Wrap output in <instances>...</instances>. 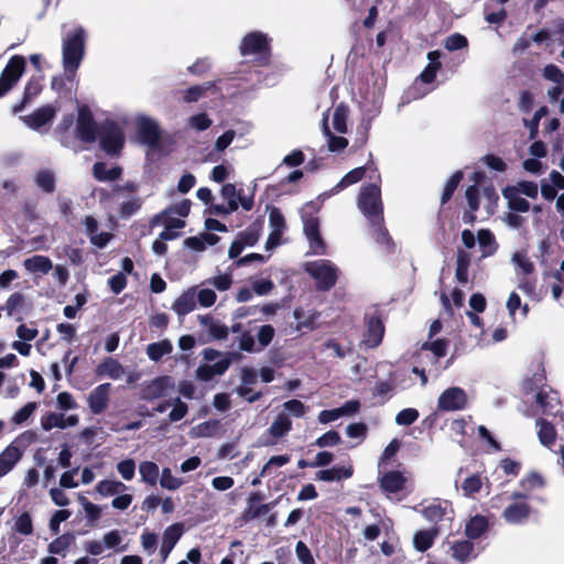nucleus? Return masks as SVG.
Wrapping results in <instances>:
<instances>
[{
  "label": "nucleus",
  "instance_id": "obj_1",
  "mask_svg": "<svg viewBox=\"0 0 564 564\" xmlns=\"http://www.w3.org/2000/svg\"><path fill=\"white\" fill-rule=\"evenodd\" d=\"M86 31L83 26H77L63 40V67L64 70L76 75L85 55Z\"/></svg>",
  "mask_w": 564,
  "mask_h": 564
},
{
  "label": "nucleus",
  "instance_id": "obj_2",
  "mask_svg": "<svg viewBox=\"0 0 564 564\" xmlns=\"http://www.w3.org/2000/svg\"><path fill=\"white\" fill-rule=\"evenodd\" d=\"M242 56L253 55V63L259 67H268L271 64L270 39L265 33L252 31L247 33L239 46Z\"/></svg>",
  "mask_w": 564,
  "mask_h": 564
},
{
  "label": "nucleus",
  "instance_id": "obj_3",
  "mask_svg": "<svg viewBox=\"0 0 564 564\" xmlns=\"http://www.w3.org/2000/svg\"><path fill=\"white\" fill-rule=\"evenodd\" d=\"M358 207L370 224H380V220H383V204L378 184L370 183L361 188Z\"/></svg>",
  "mask_w": 564,
  "mask_h": 564
},
{
  "label": "nucleus",
  "instance_id": "obj_4",
  "mask_svg": "<svg viewBox=\"0 0 564 564\" xmlns=\"http://www.w3.org/2000/svg\"><path fill=\"white\" fill-rule=\"evenodd\" d=\"M100 149L110 158H119L124 148L126 138L122 128L115 120H106L98 133Z\"/></svg>",
  "mask_w": 564,
  "mask_h": 564
},
{
  "label": "nucleus",
  "instance_id": "obj_5",
  "mask_svg": "<svg viewBox=\"0 0 564 564\" xmlns=\"http://www.w3.org/2000/svg\"><path fill=\"white\" fill-rule=\"evenodd\" d=\"M305 271L316 281V289L322 292L333 289L338 280V269L329 260L308 262Z\"/></svg>",
  "mask_w": 564,
  "mask_h": 564
},
{
  "label": "nucleus",
  "instance_id": "obj_6",
  "mask_svg": "<svg viewBox=\"0 0 564 564\" xmlns=\"http://www.w3.org/2000/svg\"><path fill=\"white\" fill-rule=\"evenodd\" d=\"M100 126L97 124L88 106L78 109L75 127V138L84 143H94L98 139Z\"/></svg>",
  "mask_w": 564,
  "mask_h": 564
},
{
  "label": "nucleus",
  "instance_id": "obj_7",
  "mask_svg": "<svg viewBox=\"0 0 564 564\" xmlns=\"http://www.w3.org/2000/svg\"><path fill=\"white\" fill-rule=\"evenodd\" d=\"M25 72V58L13 55L0 74V98L9 93Z\"/></svg>",
  "mask_w": 564,
  "mask_h": 564
},
{
  "label": "nucleus",
  "instance_id": "obj_8",
  "mask_svg": "<svg viewBox=\"0 0 564 564\" xmlns=\"http://www.w3.org/2000/svg\"><path fill=\"white\" fill-rule=\"evenodd\" d=\"M365 333L362 336V344L367 348H377L384 337L386 326L382 319V315L379 311H375L373 314L365 316Z\"/></svg>",
  "mask_w": 564,
  "mask_h": 564
},
{
  "label": "nucleus",
  "instance_id": "obj_9",
  "mask_svg": "<svg viewBox=\"0 0 564 564\" xmlns=\"http://www.w3.org/2000/svg\"><path fill=\"white\" fill-rule=\"evenodd\" d=\"M174 388L175 381L172 377L159 376L151 381L143 383L140 391V398L145 401H153L167 395V392Z\"/></svg>",
  "mask_w": 564,
  "mask_h": 564
},
{
  "label": "nucleus",
  "instance_id": "obj_10",
  "mask_svg": "<svg viewBox=\"0 0 564 564\" xmlns=\"http://www.w3.org/2000/svg\"><path fill=\"white\" fill-rule=\"evenodd\" d=\"M467 405V394L464 389L452 387L444 390L437 400V409L441 411H459Z\"/></svg>",
  "mask_w": 564,
  "mask_h": 564
},
{
  "label": "nucleus",
  "instance_id": "obj_11",
  "mask_svg": "<svg viewBox=\"0 0 564 564\" xmlns=\"http://www.w3.org/2000/svg\"><path fill=\"white\" fill-rule=\"evenodd\" d=\"M137 134L141 143L151 148L160 144L161 131L155 121L150 118L141 117L137 123Z\"/></svg>",
  "mask_w": 564,
  "mask_h": 564
},
{
  "label": "nucleus",
  "instance_id": "obj_12",
  "mask_svg": "<svg viewBox=\"0 0 564 564\" xmlns=\"http://www.w3.org/2000/svg\"><path fill=\"white\" fill-rule=\"evenodd\" d=\"M58 110L59 108L53 105H44L22 119L30 129L39 131L42 127L53 121Z\"/></svg>",
  "mask_w": 564,
  "mask_h": 564
},
{
  "label": "nucleus",
  "instance_id": "obj_13",
  "mask_svg": "<svg viewBox=\"0 0 564 564\" xmlns=\"http://www.w3.org/2000/svg\"><path fill=\"white\" fill-rule=\"evenodd\" d=\"M522 491H514L511 494L510 499L512 500H527L534 489H540L545 486L543 476L538 471L528 473L519 482Z\"/></svg>",
  "mask_w": 564,
  "mask_h": 564
},
{
  "label": "nucleus",
  "instance_id": "obj_14",
  "mask_svg": "<svg viewBox=\"0 0 564 564\" xmlns=\"http://www.w3.org/2000/svg\"><path fill=\"white\" fill-rule=\"evenodd\" d=\"M111 390L110 383H101L97 386L88 395V405L94 414L102 413L109 403V394Z\"/></svg>",
  "mask_w": 564,
  "mask_h": 564
},
{
  "label": "nucleus",
  "instance_id": "obj_15",
  "mask_svg": "<svg viewBox=\"0 0 564 564\" xmlns=\"http://www.w3.org/2000/svg\"><path fill=\"white\" fill-rule=\"evenodd\" d=\"M531 510L525 500H514L505 508L502 518L511 524L522 523L530 517Z\"/></svg>",
  "mask_w": 564,
  "mask_h": 564
},
{
  "label": "nucleus",
  "instance_id": "obj_16",
  "mask_svg": "<svg viewBox=\"0 0 564 564\" xmlns=\"http://www.w3.org/2000/svg\"><path fill=\"white\" fill-rule=\"evenodd\" d=\"M18 438L0 453V477L10 473L22 458L23 451L17 445Z\"/></svg>",
  "mask_w": 564,
  "mask_h": 564
},
{
  "label": "nucleus",
  "instance_id": "obj_17",
  "mask_svg": "<svg viewBox=\"0 0 564 564\" xmlns=\"http://www.w3.org/2000/svg\"><path fill=\"white\" fill-rule=\"evenodd\" d=\"M422 514L426 520L436 524L444 519H452L453 509L448 501L434 500L422 509Z\"/></svg>",
  "mask_w": 564,
  "mask_h": 564
},
{
  "label": "nucleus",
  "instance_id": "obj_18",
  "mask_svg": "<svg viewBox=\"0 0 564 564\" xmlns=\"http://www.w3.org/2000/svg\"><path fill=\"white\" fill-rule=\"evenodd\" d=\"M474 549V543L469 539L454 541L449 546L452 557L460 564H466L471 557H476V554H473Z\"/></svg>",
  "mask_w": 564,
  "mask_h": 564
},
{
  "label": "nucleus",
  "instance_id": "obj_19",
  "mask_svg": "<svg viewBox=\"0 0 564 564\" xmlns=\"http://www.w3.org/2000/svg\"><path fill=\"white\" fill-rule=\"evenodd\" d=\"M230 366V359L223 358L214 365H200L196 369V377L202 381H210L215 376H220L227 371Z\"/></svg>",
  "mask_w": 564,
  "mask_h": 564
},
{
  "label": "nucleus",
  "instance_id": "obj_20",
  "mask_svg": "<svg viewBox=\"0 0 564 564\" xmlns=\"http://www.w3.org/2000/svg\"><path fill=\"white\" fill-rule=\"evenodd\" d=\"M489 530V520L482 514L471 517L465 525V535L469 540H477Z\"/></svg>",
  "mask_w": 564,
  "mask_h": 564
},
{
  "label": "nucleus",
  "instance_id": "obj_21",
  "mask_svg": "<svg viewBox=\"0 0 564 564\" xmlns=\"http://www.w3.org/2000/svg\"><path fill=\"white\" fill-rule=\"evenodd\" d=\"M380 488L389 494H397L403 490L406 479L405 477L397 470H391L380 478Z\"/></svg>",
  "mask_w": 564,
  "mask_h": 564
},
{
  "label": "nucleus",
  "instance_id": "obj_22",
  "mask_svg": "<svg viewBox=\"0 0 564 564\" xmlns=\"http://www.w3.org/2000/svg\"><path fill=\"white\" fill-rule=\"evenodd\" d=\"M503 197L508 200L509 209L516 213H527L530 209V203L519 195L517 186H506L502 189Z\"/></svg>",
  "mask_w": 564,
  "mask_h": 564
},
{
  "label": "nucleus",
  "instance_id": "obj_23",
  "mask_svg": "<svg viewBox=\"0 0 564 564\" xmlns=\"http://www.w3.org/2000/svg\"><path fill=\"white\" fill-rule=\"evenodd\" d=\"M438 533L440 530L436 527L416 531L413 536L414 549L419 552H426L433 546Z\"/></svg>",
  "mask_w": 564,
  "mask_h": 564
},
{
  "label": "nucleus",
  "instance_id": "obj_24",
  "mask_svg": "<svg viewBox=\"0 0 564 564\" xmlns=\"http://www.w3.org/2000/svg\"><path fill=\"white\" fill-rule=\"evenodd\" d=\"M317 209L314 202H310L305 205L302 213L303 229L305 236L314 235L319 232V219L316 216Z\"/></svg>",
  "mask_w": 564,
  "mask_h": 564
},
{
  "label": "nucleus",
  "instance_id": "obj_25",
  "mask_svg": "<svg viewBox=\"0 0 564 564\" xmlns=\"http://www.w3.org/2000/svg\"><path fill=\"white\" fill-rule=\"evenodd\" d=\"M183 534V524L182 523H174L166 528V530L163 533V542L161 546V553L163 555V558L169 555V553L172 551V549L175 546L177 541Z\"/></svg>",
  "mask_w": 564,
  "mask_h": 564
},
{
  "label": "nucleus",
  "instance_id": "obj_26",
  "mask_svg": "<svg viewBox=\"0 0 564 564\" xmlns=\"http://www.w3.org/2000/svg\"><path fill=\"white\" fill-rule=\"evenodd\" d=\"M96 376L105 377L108 376L111 379H119L124 370L122 365L112 357H106L97 367H96Z\"/></svg>",
  "mask_w": 564,
  "mask_h": 564
},
{
  "label": "nucleus",
  "instance_id": "obj_27",
  "mask_svg": "<svg viewBox=\"0 0 564 564\" xmlns=\"http://www.w3.org/2000/svg\"><path fill=\"white\" fill-rule=\"evenodd\" d=\"M74 120L75 118L73 113L65 115L55 128V133L58 137V141L65 148H73L74 145V138L69 132L74 124Z\"/></svg>",
  "mask_w": 564,
  "mask_h": 564
},
{
  "label": "nucleus",
  "instance_id": "obj_28",
  "mask_svg": "<svg viewBox=\"0 0 564 564\" xmlns=\"http://www.w3.org/2000/svg\"><path fill=\"white\" fill-rule=\"evenodd\" d=\"M354 468L348 467H332L328 469H322L316 473L315 479L322 481H338L341 479H348L352 476Z\"/></svg>",
  "mask_w": 564,
  "mask_h": 564
},
{
  "label": "nucleus",
  "instance_id": "obj_29",
  "mask_svg": "<svg viewBox=\"0 0 564 564\" xmlns=\"http://www.w3.org/2000/svg\"><path fill=\"white\" fill-rule=\"evenodd\" d=\"M199 323L206 327L210 336L216 340H223L228 337L229 329L226 325L215 321L210 315H199Z\"/></svg>",
  "mask_w": 564,
  "mask_h": 564
},
{
  "label": "nucleus",
  "instance_id": "obj_30",
  "mask_svg": "<svg viewBox=\"0 0 564 564\" xmlns=\"http://www.w3.org/2000/svg\"><path fill=\"white\" fill-rule=\"evenodd\" d=\"M93 175L99 182L117 181L122 175V167L116 165L107 170L106 163L96 162L93 166Z\"/></svg>",
  "mask_w": 564,
  "mask_h": 564
},
{
  "label": "nucleus",
  "instance_id": "obj_31",
  "mask_svg": "<svg viewBox=\"0 0 564 564\" xmlns=\"http://www.w3.org/2000/svg\"><path fill=\"white\" fill-rule=\"evenodd\" d=\"M292 430V422L288 414L280 413L276 415L273 423L267 430L265 434L272 436L273 438H280L286 435Z\"/></svg>",
  "mask_w": 564,
  "mask_h": 564
},
{
  "label": "nucleus",
  "instance_id": "obj_32",
  "mask_svg": "<svg viewBox=\"0 0 564 564\" xmlns=\"http://www.w3.org/2000/svg\"><path fill=\"white\" fill-rule=\"evenodd\" d=\"M471 256L469 252L465 251L464 249L457 250V257H456V270H455V276L456 280L460 284H465L468 282V269L470 265Z\"/></svg>",
  "mask_w": 564,
  "mask_h": 564
},
{
  "label": "nucleus",
  "instance_id": "obj_33",
  "mask_svg": "<svg viewBox=\"0 0 564 564\" xmlns=\"http://www.w3.org/2000/svg\"><path fill=\"white\" fill-rule=\"evenodd\" d=\"M23 265L29 272H41L43 274L48 273L53 269V263L48 257L45 256H33L24 260Z\"/></svg>",
  "mask_w": 564,
  "mask_h": 564
},
{
  "label": "nucleus",
  "instance_id": "obj_34",
  "mask_svg": "<svg viewBox=\"0 0 564 564\" xmlns=\"http://www.w3.org/2000/svg\"><path fill=\"white\" fill-rule=\"evenodd\" d=\"M539 426L538 436L542 445L550 447L555 443L556 430L555 426L545 419L536 420Z\"/></svg>",
  "mask_w": 564,
  "mask_h": 564
},
{
  "label": "nucleus",
  "instance_id": "obj_35",
  "mask_svg": "<svg viewBox=\"0 0 564 564\" xmlns=\"http://www.w3.org/2000/svg\"><path fill=\"white\" fill-rule=\"evenodd\" d=\"M216 88L215 82L194 85L182 91L183 101L192 104L198 101L208 90Z\"/></svg>",
  "mask_w": 564,
  "mask_h": 564
},
{
  "label": "nucleus",
  "instance_id": "obj_36",
  "mask_svg": "<svg viewBox=\"0 0 564 564\" xmlns=\"http://www.w3.org/2000/svg\"><path fill=\"white\" fill-rule=\"evenodd\" d=\"M196 307L195 295L192 292H184L181 296H178L172 305L173 311L178 316H184Z\"/></svg>",
  "mask_w": 564,
  "mask_h": 564
},
{
  "label": "nucleus",
  "instance_id": "obj_37",
  "mask_svg": "<svg viewBox=\"0 0 564 564\" xmlns=\"http://www.w3.org/2000/svg\"><path fill=\"white\" fill-rule=\"evenodd\" d=\"M373 228V237L377 243L383 246L388 252L394 250V242L389 235L388 229L384 227V219L380 224H370Z\"/></svg>",
  "mask_w": 564,
  "mask_h": 564
},
{
  "label": "nucleus",
  "instance_id": "obj_38",
  "mask_svg": "<svg viewBox=\"0 0 564 564\" xmlns=\"http://www.w3.org/2000/svg\"><path fill=\"white\" fill-rule=\"evenodd\" d=\"M173 346L169 339L149 344L147 354L152 361L161 360L165 355L171 354Z\"/></svg>",
  "mask_w": 564,
  "mask_h": 564
},
{
  "label": "nucleus",
  "instance_id": "obj_39",
  "mask_svg": "<svg viewBox=\"0 0 564 564\" xmlns=\"http://www.w3.org/2000/svg\"><path fill=\"white\" fill-rule=\"evenodd\" d=\"M139 473L144 482L155 486L160 475L159 466L151 460L142 462L139 466Z\"/></svg>",
  "mask_w": 564,
  "mask_h": 564
},
{
  "label": "nucleus",
  "instance_id": "obj_40",
  "mask_svg": "<svg viewBox=\"0 0 564 564\" xmlns=\"http://www.w3.org/2000/svg\"><path fill=\"white\" fill-rule=\"evenodd\" d=\"M281 496L278 499L268 503H254L253 506L250 505V507H247L243 511V519L253 520L267 514L272 508L276 506Z\"/></svg>",
  "mask_w": 564,
  "mask_h": 564
},
{
  "label": "nucleus",
  "instance_id": "obj_41",
  "mask_svg": "<svg viewBox=\"0 0 564 564\" xmlns=\"http://www.w3.org/2000/svg\"><path fill=\"white\" fill-rule=\"evenodd\" d=\"M142 205L143 199L139 196H133L120 204L118 215L121 219H129L141 209Z\"/></svg>",
  "mask_w": 564,
  "mask_h": 564
},
{
  "label": "nucleus",
  "instance_id": "obj_42",
  "mask_svg": "<svg viewBox=\"0 0 564 564\" xmlns=\"http://www.w3.org/2000/svg\"><path fill=\"white\" fill-rule=\"evenodd\" d=\"M35 184L47 194L55 191L56 182L55 175L50 170H41L35 175Z\"/></svg>",
  "mask_w": 564,
  "mask_h": 564
},
{
  "label": "nucleus",
  "instance_id": "obj_43",
  "mask_svg": "<svg viewBox=\"0 0 564 564\" xmlns=\"http://www.w3.org/2000/svg\"><path fill=\"white\" fill-rule=\"evenodd\" d=\"M261 229H262L261 224L258 221H254V223L250 224L246 230L240 231L238 234V239H240L245 243V246L252 247L258 242V240L261 236Z\"/></svg>",
  "mask_w": 564,
  "mask_h": 564
},
{
  "label": "nucleus",
  "instance_id": "obj_44",
  "mask_svg": "<svg viewBox=\"0 0 564 564\" xmlns=\"http://www.w3.org/2000/svg\"><path fill=\"white\" fill-rule=\"evenodd\" d=\"M126 488V485L119 480L104 479L97 484L96 491L104 497H108L117 495Z\"/></svg>",
  "mask_w": 564,
  "mask_h": 564
},
{
  "label": "nucleus",
  "instance_id": "obj_45",
  "mask_svg": "<svg viewBox=\"0 0 564 564\" xmlns=\"http://www.w3.org/2000/svg\"><path fill=\"white\" fill-rule=\"evenodd\" d=\"M463 172L462 171H456L446 182L445 186H444V189H443V193H442V196H441V205H445L447 204L455 191L457 189L460 181L463 180Z\"/></svg>",
  "mask_w": 564,
  "mask_h": 564
},
{
  "label": "nucleus",
  "instance_id": "obj_46",
  "mask_svg": "<svg viewBox=\"0 0 564 564\" xmlns=\"http://www.w3.org/2000/svg\"><path fill=\"white\" fill-rule=\"evenodd\" d=\"M349 113V108L345 104H339L334 111L333 117V126L336 131L339 133L347 132V118Z\"/></svg>",
  "mask_w": 564,
  "mask_h": 564
},
{
  "label": "nucleus",
  "instance_id": "obj_47",
  "mask_svg": "<svg viewBox=\"0 0 564 564\" xmlns=\"http://www.w3.org/2000/svg\"><path fill=\"white\" fill-rule=\"evenodd\" d=\"M367 167L366 166H359L356 169H352L347 174L343 176V178L337 183L335 186L336 191L344 189L352 184L358 183L361 181L366 174Z\"/></svg>",
  "mask_w": 564,
  "mask_h": 564
},
{
  "label": "nucleus",
  "instance_id": "obj_48",
  "mask_svg": "<svg viewBox=\"0 0 564 564\" xmlns=\"http://www.w3.org/2000/svg\"><path fill=\"white\" fill-rule=\"evenodd\" d=\"M482 488V478L480 474H473L462 482V490L465 497H474Z\"/></svg>",
  "mask_w": 564,
  "mask_h": 564
},
{
  "label": "nucleus",
  "instance_id": "obj_49",
  "mask_svg": "<svg viewBox=\"0 0 564 564\" xmlns=\"http://www.w3.org/2000/svg\"><path fill=\"white\" fill-rule=\"evenodd\" d=\"M12 530L15 533L22 534V535H31L33 534L34 528H33V520L31 514L28 511H24L21 513L14 521V525Z\"/></svg>",
  "mask_w": 564,
  "mask_h": 564
},
{
  "label": "nucleus",
  "instance_id": "obj_50",
  "mask_svg": "<svg viewBox=\"0 0 564 564\" xmlns=\"http://www.w3.org/2000/svg\"><path fill=\"white\" fill-rule=\"evenodd\" d=\"M323 130L325 132V134L328 137V150L330 152H339L344 149L347 148L348 145V140L344 137H337V135H334L329 128H328V123H327V118H324L323 120Z\"/></svg>",
  "mask_w": 564,
  "mask_h": 564
},
{
  "label": "nucleus",
  "instance_id": "obj_51",
  "mask_svg": "<svg viewBox=\"0 0 564 564\" xmlns=\"http://www.w3.org/2000/svg\"><path fill=\"white\" fill-rule=\"evenodd\" d=\"M167 214H170L166 210L162 212L161 214L159 215H155L152 220H151V225L154 226L155 224L158 223H162L164 225V227H166L167 229H181L183 227H185V221L180 219V218H174V217H170L167 216Z\"/></svg>",
  "mask_w": 564,
  "mask_h": 564
},
{
  "label": "nucleus",
  "instance_id": "obj_52",
  "mask_svg": "<svg viewBox=\"0 0 564 564\" xmlns=\"http://www.w3.org/2000/svg\"><path fill=\"white\" fill-rule=\"evenodd\" d=\"M74 541V536L69 533L62 534L54 539L48 544V552L51 554H64V552L69 547L72 542Z\"/></svg>",
  "mask_w": 564,
  "mask_h": 564
},
{
  "label": "nucleus",
  "instance_id": "obj_53",
  "mask_svg": "<svg viewBox=\"0 0 564 564\" xmlns=\"http://www.w3.org/2000/svg\"><path fill=\"white\" fill-rule=\"evenodd\" d=\"M75 75H69L64 70V75L54 76L51 82V87L58 95H70V88L67 87V82H73Z\"/></svg>",
  "mask_w": 564,
  "mask_h": 564
},
{
  "label": "nucleus",
  "instance_id": "obj_54",
  "mask_svg": "<svg viewBox=\"0 0 564 564\" xmlns=\"http://www.w3.org/2000/svg\"><path fill=\"white\" fill-rule=\"evenodd\" d=\"M449 345V340L446 338H438L434 341H426L422 345L423 350H431L436 359L445 357L447 354V348Z\"/></svg>",
  "mask_w": 564,
  "mask_h": 564
},
{
  "label": "nucleus",
  "instance_id": "obj_55",
  "mask_svg": "<svg viewBox=\"0 0 564 564\" xmlns=\"http://www.w3.org/2000/svg\"><path fill=\"white\" fill-rule=\"evenodd\" d=\"M185 484V480L182 478L174 477L169 467H164L161 473L160 485L161 487L167 490H176L182 485Z\"/></svg>",
  "mask_w": 564,
  "mask_h": 564
},
{
  "label": "nucleus",
  "instance_id": "obj_56",
  "mask_svg": "<svg viewBox=\"0 0 564 564\" xmlns=\"http://www.w3.org/2000/svg\"><path fill=\"white\" fill-rule=\"evenodd\" d=\"M79 502L82 503L86 517L91 525H95L96 522L100 519L101 516V508L91 501H89L86 497L79 496L78 497Z\"/></svg>",
  "mask_w": 564,
  "mask_h": 564
},
{
  "label": "nucleus",
  "instance_id": "obj_57",
  "mask_svg": "<svg viewBox=\"0 0 564 564\" xmlns=\"http://www.w3.org/2000/svg\"><path fill=\"white\" fill-rule=\"evenodd\" d=\"M242 192V189L237 191L236 185L232 183H227L221 188V196L227 199V204L229 205V209L237 210L238 209V195Z\"/></svg>",
  "mask_w": 564,
  "mask_h": 564
},
{
  "label": "nucleus",
  "instance_id": "obj_58",
  "mask_svg": "<svg viewBox=\"0 0 564 564\" xmlns=\"http://www.w3.org/2000/svg\"><path fill=\"white\" fill-rule=\"evenodd\" d=\"M41 80H42V77H35V76H32L28 80V83L24 87V91H23V97H25L26 101H32L36 96H39L41 94V91L43 89Z\"/></svg>",
  "mask_w": 564,
  "mask_h": 564
},
{
  "label": "nucleus",
  "instance_id": "obj_59",
  "mask_svg": "<svg viewBox=\"0 0 564 564\" xmlns=\"http://www.w3.org/2000/svg\"><path fill=\"white\" fill-rule=\"evenodd\" d=\"M468 46L467 37L460 33H454L446 37L444 47L449 51H458Z\"/></svg>",
  "mask_w": 564,
  "mask_h": 564
},
{
  "label": "nucleus",
  "instance_id": "obj_60",
  "mask_svg": "<svg viewBox=\"0 0 564 564\" xmlns=\"http://www.w3.org/2000/svg\"><path fill=\"white\" fill-rule=\"evenodd\" d=\"M306 238L308 240L310 249L313 254L323 256L327 253V245L324 241L321 231L314 235L306 236Z\"/></svg>",
  "mask_w": 564,
  "mask_h": 564
},
{
  "label": "nucleus",
  "instance_id": "obj_61",
  "mask_svg": "<svg viewBox=\"0 0 564 564\" xmlns=\"http://www.w3.org/2000/svg\"><path fill=\"white\" fill-rule=\"evenodd\" d=\"M24 304V295L20 292H15L11 294L4 307L0 306V310H6L9 316L13 315L19 308H21Z\"/></svg>",
  "mask_w": 564,
  "mask_h": 564
},
{
  "label": "nucleus",
  "instance_id": "obj_62",
  "mask_svg": "<svg viewBox=\"0 0 564 564\" xmlns=\"http://www.w3.org/2000/svg\"><path fill=\"white\" fill-rule=\"evenodd\" d=\"M188 123L192 128L196 129L197 131H205L212 127L213 121L206 112H200L191 116L188 119Z\"/></svg>",
  "mask_w": 564,
  "mask_h": 564
},
{
  "label": "nucleus",
  "instance_id": "obj_63",
  "mask_svg": "<svg viewBox=\"0 0 564 564\" xmlns=\"http://www.w3.org/2000/svg\"><path fill=\"white\" fill-rule=\"evenodd\" d=\"M419 411L414 408H406L401 410L397 416L395 422L399 425L409 426L419 419Z\"/></svg>",
  "mask_w": 564,
  "mask_h": 564
},
{
  "label": "nucleus",
  "instance_id": "obj_64",
  "mask_svg": "<svg viewBox=\"0 0 564 564\" xmlns=\"http://www.w3.org/2000/svg\"><path fill=\"white\" fill-rule=\"evenodd\" d=\"M341 442V437L338 432L330 430L324 433L322 436L316 438L314 445L318 447H328L338 445Z\"/></svg>",
  "mask_w": 564,
  "mask_h": 564
}]
</instances>
